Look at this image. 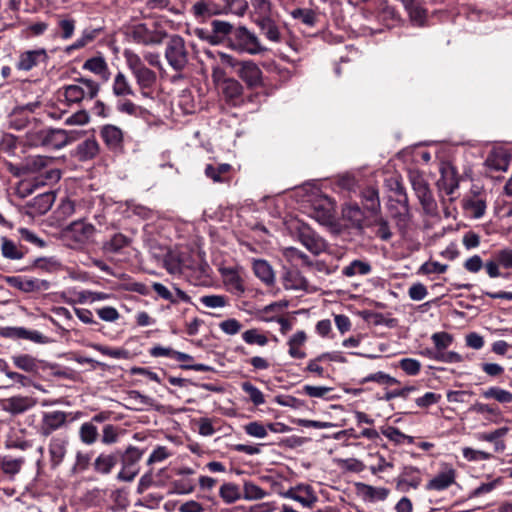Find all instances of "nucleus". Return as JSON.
<instances>
[{
  "mask_svg": "<svg viewBox=\"0 0 512 512\" xmlns=\"http://www.w3.org/2000/svg\"><path fill=\"white\" fill-rule=\"evenodd\" d=\"M71 413L64 411H49L44 412L42 415L41 423L39 425L38 433L42 437H48L53 432L64 427L68 422V417Z\"/></svg>",
  "mask_w": 512,
  "mask_h": 512,
  "instance_id": "10",
  "label": "nucleus"
},
{
  "mask_svg": "<svg viewBox=\"0 0 512 512\" xmlns=\"http://www.w3.org/2000/svg\"><path fill=\"white\" fill-rule=\"evenodd\" d=\"M238 74L240 78L250 87H255L261 84L262 71L258 65L252 60L239 62Z\"/></svg>",
  "mask_w": 512,
  "mask_h": 512,
  "instance_id": "22",
  "label": "nucleus"
},
{
  "mask_svg": "<svg viewBox=\"0 0 512 512\" xmlns=\"http://www.w3.org/2000/svg\"><path fill=\"white\" fill-rule=\"evenodd\" d=\"M22 172H28L29 193L44 186L57 183L61 171L56 167V159L45 155H30L23 160Z\"/></svg>",
  "mask_w": 512,
  "mask_h": 512,
  "instance_id": "1",
  "label": "nucleus"
},
{
  "mask_svg": "<svg viewBox=\"0 0 512 512\" xmlns=\"http://www.w3.org/2000/svg\"><path fill=\"white\" fill-rule=\"evenodd\" d=\"M219 495L226 504H232L242 498L238 485L234 483H224L219 489Z\"/></svg>",
  "mask_w": 512,
  "mask_h": 512,
  "instance_id": "48",
  "label": "nucleus"
},
{
  "mask_svg": "<svg viewBox=\"0 0 512 512\" xmlns=\"http://www.w3.org/2000/svg\"><path fill=\"white\" fill-rule=\"evenodd\" d=\"M254 274L266 285H273L275 274L271 265L263 259H254L252 263Z\"/></svg>",
  "mask_w": 512,
  "mask_h": 512,
  "instance_id": "30",
  "label": "nucleus"
},
{
  "mask_svg": "<svg viewBox=\"0 0 512 512\" xmlns=\"http://www.w3.org/2000/svg\"><path fill=\"white\" fill-rule=\"evenodd\" d=\"M116 110L119 113L127 114L133 117H141L146 112L145 108L142 106L124 98H121L117 101Z\"/></svg>",
  "mask_w": 512,
  "mask_h": 512,
  "instance_id": "46",
  "label": "nucleus"
},
{
  "mask_svg": "<svg viewBox=\"0 0 512 512\" xmlns=\"http://www.w3.org/2000/svg\"><path fill=\"white\" fill-rule=\"evenodd\" d=\"M387 182L390 190L397 196L396 202L400 204V216L405 217L407 215L408 196L403 183L398 177H391Z\"/></svg>",
  "mask_w": 512,
  "mask_h": 512,
  "instance_id": "31",
  "label": "nucleus"
},
{
  "mask_svg": "<svg viewBox=\"0 0 512 512\" xmlns=\"http://www.w3.org/2000/svg\"><path fill=\"white\" fill-rule=\"evenodd\" d=\"M23 464V460L21 458H12L10 456H1V469L3 473L7 475H15L17 474Z\"/></svg>",
  "mask_w": 512,
  "mask_h": 512,
  "instance_id": "56",
  "label": "nucleus"
},
{
  "mask_svg": "<svg viewBox=\"0 0 512 512\" xmlns=\"http://www.w3.org/2000/svg\"><path fill=\"white\" fill-rule=\"evenodd\" d=\"M99 437L98 428L92 422H84L79 428V439L85 445H93Z\"/></svg>",
  "mask_w": 512,
  "mask_h": 512,
  "instance_id": "42",
  "label": "nucleus"
},
{
  "mask_svg": "<svg viewBox=\"0 0 512 512\" xmlns=\"http://www.w3.org/2000/svg\"><path fill=\"white\" fill-rule=\"evenodd\" d=\"M263 34L272 42H279L281 34L277 25L269 19L263 20L260 23Z\"/></svg>",
  "mask_w": 512,
  "mask_h": 512,
  "instance_id": "62",
  "label": "nucleus"
},
{
  "mask_svg": "<svg viewBox=\"0 0 512 512\" xmlns=\"http://www.w3.org/2000/svg\"><path fill=\"white\" fill-rule=\"evenodd\" d=\"M99 152V144L94 137L87 138L76 147V156L81 161L93 159Z\"/></svg>",
  "mask_w": 512,
  "mask_h": 512,
  "instance_id": "34",
  "label": "nucleus"
},
{
  "mask_svg": "<svg viewBox=\"0 0 512 512\" xmlns=\"http://www.w3.org/2000/svg\"><path fill=\"white\" fill-rule=\"evenodd\" d=\"M191 11L196 18H206L220 14L222 11L210 0H199L193 4Z\"/></svg>",
  "mask_w": 512,
  "mask_h": 512,
  "instance_id": "37",
  "label": "nucleus"
},
{
  "mask_svg": "<svg viewBox=\"0 0 512 512\" xmlns=\"http://www.w3.org/2000/svg\"><path fill=\"white\" fill-rule=\"evenodd\" d=\"M335 203L327 196L318 195L311 200L309 215L322 225H330L334 220Z\"/></svg>",
  "mask_w": 512,
  "mask_h": 512,
  "instance_id": "8",
  "label": "nucleus"
},
{
  "mask_svg": "<svg viewBox=\"0 0 512 512\" xmlns=\"http://www.w3.org/2000/svg\"><path fill=\"white\" fill-rule=\"evenodd\" d=\"M127 400H129L133 405H135V410L142 411L147 407H154L155 401L149 396H146L140 393L137 390H131L127 394Z\"/></svg>",
  "mask_w": 512,
  "mask_h": 512,
  "instance_id": "45",
  "label": "nucleus"
},
{
  "mask_svg": "<svg viewBox=\"0 0 512 512\" xmlns=\"http://www.w3.org/2000/svg\"><path fill=\"white\" fill-rule=\"evenodd\" d=\"M437 186L441 192L452 196L459 187V181L453 168L442 169L441 177L437 181Z\"/></svg>",
  "mask_w": 512,
  "mask_h": 512,
  "instance_id": "27",
  "label": "nucleus"
},
{
  "mask_svg": "<svg viewBox=\"0 0 512 512\" xmlns=\"http://www.w3.org/2000/svg\"><path fill=\"white\" fill-rule=\"evenodd\" d=\"M412 188L425 213L432 214L435 212L437 205L433 194L429 188L428 182L423 175L418 172H412L409 175Z\"/></svg>",
  "mask_w": 512,
  "mask_h": 512,
  "instance_id": "6",
  "label": "nucleus"
},
{
  "mask_svg": "<svg viewBox=\"0 0 512 512\" xmlns=\"http://www.w3.org/2000/svg\"><path fill=\"white\" fill-rule=\"evenodd\" d=\"M456 480V470L448 464H444L441 470L426 484L428 491H443L449 488Z\"/></svg>",
  "mask_w": 512,
  "mask_h": 512,
  "instance_id": "14",
  "label": "nucleus"
},
{
  "mask_svg": "<svg viewBox=\"0 0 512 512\" xmlns=\"http://www.w3.org/2000/svg\"><path fill=\"white\" fill-rule=\"evenodd\" d=\"M126 64L128 68L131 70L133 77L141 91V95L143 97H149L150 93L148 92L151 89L157 80L156 73L145 66L142 59L135 52L126 49L123 53Z\"/></svg>",
  "mask_w": 512,
  "mask_h": 512,
  "instance_id": "2",
  "label": "nucleus"
},
{
  "mask_svg": "<svg viewBox=\"0 0 512 512\" xmlns=\"http://www.w3.org/2000/svg\"><path fill=\"white\" fill-rule=\"evenodd\" d=\"M120 459V451L113 453H101L94 461V470L100 474H109Z\"/></svg>",
  "mask_w": 512,
  "mask_h": 512,
  "instance_id": "29",
  "label": "nucleus"
},
{
  "mask_svg": "<svg viewBox=\"0 0 512 512\" xmlns=\"http://www.w3.org/2000/svg\"><path fill=\"white\" fill-rule=\"evenodd\" d=\"M267 492L263 490L260 486L256 485L253 482L246 481L243 485V495L242 497L245 500L253 501L260 500L266 497Z\"/></svg>",
  "mask_w": 512,
  "mask_h": 512,
  "instance_id": "54",
  "label": "nucleus"
},
{
  "mask_svg": "<svg viewBox=\"0 0 512 512\" xmlns=\"http://www.w3.org/2000/svg\"><path fill=\"white\" fill-rule=\"evenodd\" d=\"M143 452L137 447L129 446L124 452L120 451L122 468L117 475L121 481H132L139 472L138 462L142 458Z\"/></svg>",
  "mask_w": 512,
  "mask_h": 512,
  "instance_id": "7",
  "label": "nucleus"
},
{
  "mask_svg": "<svg viewBox=\"0 0 512 512\" xmlns=\"http://www.w3.org/2000/svg\"><path fill=\"white\" fill-rule=\"evenodd\" d=\"M95 227L84 220L74 221L65 230L67 239L72 240L76 246L87 244L95 234Z\"/></svg>",
  "mask_w": 512,
  "mask_h": 512,
  "instance_id": "11",
  "label": "nucleus"
},
{
  "mask_svg": "<svg viewBox=\"0 0 512 512\" xmlns=\"http://www.w3.org/2000/svg\"><path fill=\"white\" fill-rule=\"evenodd\" d=\"M99 85L92 79L77 78L75 83L63 87V95L68 104H78L83 100H91L97 96Z\"/></svg>",
  "mask_w": 512,
  "mask_h": 512,
  "instance_id": "4",
  "label": "nucleus"
},
{
  "mask_svg": "<svg viewBox=\"0 0 512 512\" xmlns=\"http://www.w3.org/2000/svg\"><path fill=\"white\" fill-rule=\"evenodd\" d=\"M362 204L364 208L372 214L380 210V199L378 190L373 187L365 188L362 193Z\"/></svg>",
  "mask_w": 512,
  "mask_h": 512,
  "instance_id": "38",
  "label": "nucleus"
},
{
  "mask_svg": "<svg viewBox=\"0 0 512 512\" xmlns=\"http://www.w3.org/2000/svg\"><path fill=\"white\" fill-rule=\"evenodd\" d=\"M293 19L301 22L302 24L313 27L318 21V14L311 8H296L290 12Z\"/></svg>",
  "mask_w": 512,
  "mask_h": 512,
  "instance_id": "41",
  "label": "nucleus"
},
{
  "mask_svg": "<svg viewBox=\"0 0 512 512\" xmlns=\"http://www.w3.org/2000/svg\"><path fill=\"white\" fill-rule=\"evenodd\" d=\"M247 435L255 438H265L268 435L267 428L258 421L249 422L244 426Z\"/></svg>",
  "mask_w": 512,
  "mask_h": 512,
  "instance_id": "64",
  "label": "nucleus"
},
{
  "mask_svg": "<svg viewBox=\"0 0 512 512\" xmlns=\"http://www.w3.org/2000/svg\"><path fill=\"white\" fill-rule=\"evenodd\" d=\"M372 270L369 262L363 260H353L347 266L343 267L342 274L346 277L368 275Z\"/></svg>",
  "mask_w": 512,
  "mask_h": 512,
  "instance_id": "40",
  "label": "nucleus"
},
{
  "mask_svg": "<svg viewBox=\"0 0 512 512\" xmlns=\"http://www.w3.org/2000/svg\"><path fill=\"white\" fill-rule=\"evenodd\" d=\"M100 136L111 151L121 150L123 147V131L116 125L106 124L100 129Z\"/></svg>",
  "mask_w": 512,
  "mask_h": 512,
  "instance_id": "16",
  "label": "nucleus"
},
{
  "mask_svg": "<svg viewBox=\"0 0 512 512\" xmlns=\"http://www.w3.org/2000/svg\"><path fill=\"white\" fill-rule=\"evenodd\" d=\"M241 388L249 396L250 400L254 405L259 406L265 403L263 393L251 382H243L241 384Z\"/></svg>",
  "mask_w": 512,
  "mask_h": 512,
  "instance_id": "60",
  "label": "nucleus"
},
{
  "mask_svg": "<svg viewBox=\"0 0 512 512\" xmlns=\"http://www.w3.org/2000/svg\"><path fill=\"white\" fill-rule=\"evenodd\" d=\"M83 69L99 75L103 79H108V65L102 56L87 59L83 64Z\"/></svg>",
  "mask_w": 512,
  "mask_h": 512,
  "instance_id": "39",
  "label": "nucleus"
},
{
  "mask_svg": "<svg viewBox=\"0 0 512 512\" xmlns=\"http://www.w3.org/2000/svg\"><path fill=\"white\" fill-rule=\"evenodd\" d=\"M300 242L313 254L319 255L326 249V242L308 227L299 229Z\"/></svg>",
  "mask_w": 512,
  "mask_h": 512,
  "instance_id": "21",
  "label": "nucleus"
},
{
  "mask_svg": "<svg viewBox=\"0 0 512 512\" xmlns=\"http://www.w3.org/2000/svg\"><path fill=\"white\" fill-rule=\"evenodd\" d=\"M231 168V165L227 163H221L216 166L207 164L204 173L206 177L210 178L215 183H225L229 181L228 174Z\"/></svg>",
  "mask_w": 512,
  "mask_h": 512,
  "instance_id": "32",
  "label": "nucleus"
},
{
  "mask_svg": "<svg viewBox=\"0 0 512 512\" xmlns=\"http://www.w3.org/2000/svg\"><path fill=\"white\" fill-rule=\"evenodd\" d=\"M381 432L386 438L396 444H402L405 440H407L408 443L413 442V438L411 436L405 435L398 428L393 426L383 428Z\"/></svg>",
  "mask_w": 512,
  "mask_h": 512,
  "instance_id": "59",
  "label": "nucleus"
},
{
  "mask_svg": "<svg viewBox=\"0 0 512 512\" xmlns=\"http://www.w3.org/2000/svg\"><path fill=\"white\" fill-rule=\"evenodd\" d=\"M165 58L175 71H182L188 64L189 54L184 39L173 35L166 44Z\"/></svg>",
  "mask_w": 512,
  "mask_h": 512,
  "instance_id": "5",
  "label": "nucleus"
},
{
  "mask_svg": "<svg viewBox=\"0 0 512 512\" xmlns=\"http://www.w3.org/2000/svg\"><path fill=\"white\" fill-rule=\"evenodd\" d=\"M482 396L486 399H495L502 404L512 402V393L500 387H490L482 392Z\"/></svg>",
  "mask_w": 512,
  "mask_h": 512,
  "instance_id": "50",
  "label": "nucleus"
},
{
  "mask_svg": "<svg viewBox=\"0 0 512 512\" xmlns=\"http://www.w3.org/2000/svg\"><path fill=\"white\" fill-rule=\"evenodd\" d=\"M12 361L17 368L26 372H36L39 368L38 361L28 354L14 355Z\"/></svg>",
  "mask_w": 512,
  "mask_h": 512,
  "instance_id": "49",
  "label": "nucleus"
},
{
  "mask_svg": "<svg viewBox=\"0 0 512 512\" xmlns=\"http://www.w3.org/2000/svg\"><path fill=\"white\" fill-rule=\"evenodd\" d=\"M96 35V30H84L82 35L73 44L65 48V52L67 54H70L74 50L85 47L87 44H89L95 39Z\"/></svg>",
  "mask_w": 512,
  "mask_h": 512,
  "instance_id": "58",
  "label": "nucleus"
},
{
  "mask_svg": "<svg viewBox=\"0 0 512 512\" xmlns=\"http://www.w3.org/2000/svg\"><path fill=\"white\" fill-rule=\"evenodd\" d=\"M408 12L412 21L417 24H422L425 17L426 11L420 5L419 0H400Z\"/></svg>",
  "mask_w": 512,
  "mask_h": 512,
  "instance_id": "43",
  "label": "nucleus"
},
{
  "mask_svg": "<svg viewBox=\"0 0 512 512\" xmlns=\"http://www.w3.org/2000/svg\"><path fill=\"white\" fill-rule=\"evenodd\" d=\"M112 92L118 98H124L126 96L134 95V91L128 78L122 73L118 72L112 83Z\"/></svg>",
  "mask_w": 512,
  "mask_h": 512,
  "instance_id": "36",
  "label": "nucleus"
},
{
  "mask_svg": "<svg viewBox=\"0 0 512 512\" xmlns=\"http://www.w3.org/2000/svg\"><path fill=\"white\" fill-rule=\"evenodd\" d=\"M388 209L392 218L395 219L397 226L400 229H405L411 219L409 203L407 202V215L405 217L400 216V204L396 202V199L391 198L389 200Z\"/></svg>",
  "mask_w": 512,
  "mask_h": 512,
  "instance_id": "44",
  "label": "nucleus"
},
{
  "mask_svg": "<svg viewBox=\"0 0 512 512\" xmlns=\"http://www.w3.org/2000/svg\"><path fill=\"white\" fill-rule=\"evenodd\" d=\"M510 155L503 148H493L486 160L485 165L495 171H506L510 163Z\"/></svg>",
  "mask_w": 512,
  "mask_h": 512,
  "instance_id": "24",
  "label": "nucleus"
},
{
  "mask_svg": "<svg viewBox=\"0 0 512 512\" xmlns=\"http://www.w3.org/2000/svg\"><path fill=\"white\" fill-rule=\"evenodd\" d=\"M13 285L23 292L45 291L50 288L47 280L36 278H13Z\"/></svg>",
  "mask_w": 512,
  "mask_h": 512,
  "instance_id": "28",
  "label": "nucleus"
},
{
  "mask_svg": "<svg viewBox=\"0 0 512 512\" xmlns=\"http://www.w3.org/2000/svg\"><path fill=\"white\" fill-rule=\"evenodd\" d=\"M214 42H222L226 40L230 42L231 35L235 32V28L231 23L221 20H213L211 22Z\"/></svg>",
  "mask_w": 512,
  "mask_h": 512,
  "instance_id": "33",
  "label": "nucleus"
},
{
  "mask_svg": "<svg viewBox=\"0 0 512 512\" xmlns=\"http://www.w3.org/2000/svg\"><path fill=\"white\" fill-rule=\"evenodd\" d=\"M91 347L103 355L109 356L114 359H127L129 352L123 348H110L101 344H91Z\"/></svg>",
  "mask_w": 512,
  "mask_h": 512,
  "instance_id": "57",
  "label": "nucleus"
},
{
  "mask_svg": "<svg viewBox=\"0 0 512 512\" xmlns=\"http://www.w3.org/2000/svg\"><path fill=\"white\" fill-rule=\"evenodd\" d=\"M421 482L422 478L419 469L413 466H406L397 479V488L402 491H407L406 486L417 489Z\"/></svg>",
  "mask_w": 512,
  "mask_h": 512,
  "instance_id": "25",
  "label": "nucleus"
},
{
  "mask_svg": "<svg viewBox=\"0 0 512 512\" xmlns=\"http://www.w3.org/2000/svg\"><path fill=\"white\" fill-rule=\"evenodd\" d=\"M242 338L247 344L250 345L256 344L259 346H265L268 343V338L264 334L260 333L257 329L246 330L242 334Z\"/></svg>",
  "mask_w": 512,
  "mask_h": 512,
  "instance_id": "63",
  "label": "nucleus"
},
{
  "mask_svg": "<svg viewBox=\"0 0 512 512\" xmlns=\"http://www.w3.org/2000/svg\"><path fill=\"white\" fill-rule=\"evenodd\" d=\"M35 400L28 396H13L5 400L4 410L11 414H21L35 405Z\"/></svg>",
  "mask_w": 512,
  "mask_h": 512,
  "instance_id": "26",
  "label": "nucleus"
},
{
  "mask_svg": "<svg viewBox=\"0 0 512 512\" xmlns=\"http://www.w3.org/2000/svg\"><path fill=\"white\" fill-rule=\"evenodd\" d=\"M283 286L287 290H307L308 281L297 270H288L283 275Z\"/></svg>",
  "mask_w": 512,
  "mask_h": 512,
  "instance_id": "35",
  "label": "nucleus"
},
{
  "mask_svg": "<svg viewBox=\"0 0 512 512\" xmlns=\"http://www.w3.org/2000/svg\"><path fill=\"white\" fill-rule=\"evenodd\" d=\"M223 275L225 276V284L231 291L239 294L244 292V285L237 271L228 268L224 270Z\"/></svg>",
  "mask_w": 512,
  "mask_h": 512,
  "instance_id": "52",
  "label": "nucleus"
},
{
  "mask_svg": "<svg viewBox=\"0 0 512 512\" xmlns=\"http://www.w3.org/2000/svg\"><path fill=\"white\" fill-rule=\"evenodd\" d=\"M68 444V437L65 435L51 437L48 444V452L52 468L58 467L63 462L67 454Z\"/></svg>",
  "mask_w": 512,
  "mask_h": 512,
  "instance_id": "15",
  "label": "nucleus"
},
{
  "mask_svg": "<svg viewBox=\"0 0 512 512\" xmlns=\"http://www.w3.org/2000/svg\"><path fill=\"white\" fill-rule=\"evenodd\" d=\"M219 86L225 101L231 105H238L241 102L243 86L234 78H224Z\"/></svg>",
  "mask_w": 512,
  "mask_h": 512,
  "instance_id": "17",
  "label": "nucleus"
},
{
  "mask_svg": "<svg viewBox=\"0 0 512 512\" xmlns=\"http://www.w3.org/2000/svg\"><path fill=\"white\" fill-rule=\"evenodd\" d=\"M132 37L139 44L158 45L167 37V33L156 25L149 27L147 24H138L133 28Z\"/></svg>",
  "mask_w": 512,
  "mask_h": 512,
  "instance_id": "9",
  "label": "nucleus"
},
{
  "mask_svg": "<svg viewBox=\"0 0 512 512\" xmlns=\"http://www.w3.org/2000/svg\"><path fill=\"white\" fill-rule=\"evenodd\" d=\"M48 60L49 56L44 48L26 50L19 54L16 68L19 71L28 72L41 64H46Z\"/></svg>",
  "mask_w": 512,
  "mask_h": 512,
  "instance_id": "12",
  "label": "nucleus"
},
{
  "mask_svg": "<svg viewBox=\"0 0 512 512\" xmlns=\"http://www.w3.org/2000/svg\"><path fill=\"white\" fill-rule=\"evenodd\" d=\"M47 127L39 120L32 121L24 135V145L28 147H45Z\"/></svg>",
  "mask_w": 512,
  "mask_h": 512,
  "instance_id": "20",
  "label": "nucleus"
},
{
  "mask_svg": "<svg viewBox=\"0 0 512 512\" xmlns=\"http://www.w3.org/2000/svg\"><path fill=\"white\" fill-rule=\"evenodd\" d=\"M1 251L5 258L11 260H19L23 257V253L17 248L16 244L6 237L1 238Z\"/></svg>",
  "mask_w": 512,
  "mask_h": 512,
  "instance_id": "55",
  "label": "nucleus"
},
{
  "mask_svg": "<svg viewBox=\"0 0 512 512\" xmlns=\"http://www.w3.org/2000/svg\"><path fill=\"white\" fill-rule=\"evenodd\" d=\"M343 217L349 220L355 226H361L364 220V214L356 203L347 204L343 210Z\"/></svg>",
  "mask_w": 512,
  "mask_h": 512,
  "instance_id": "51",
  "label": "nucleus"
},
{
  "mask_svg": "<svg viewBox=\"0 0 512 512\" xmlns=\"http://www.w3.org/2000/svg\"><path fill=\"white\" fill-rule=\"evenodd\" d=\"M37 105L34 103L25 106L16 107L9 115V127L15 130H28L32 121L37 118L28 114L32 112Z\"/></svg>",
  "mask_w": 512,
  "mask_h": 512,
  "instance_id": "13",
  "label": "nucleus"
},
{
  "mask_svg": "<svg viewBox=\"0 0 512 512\" xmlns=\"http://www.w3.org/2000/svg\"><path fill=\"white\" fill-rule=\"evenodd\" d=\"M359 490L363 493V495L370 500H385L389 494L388 489L383 487H374L368 484L360 483L358 484Z\"/></svg>",
  "mask_w": 512,
  "mask_h": 512,
  "instance_id": "53",
  "label": "nucleus"
},
{
  "mask_svg": "<svg viewBox=\"0 0 512 512\" xmlns=\"http://www.w3.org/2000/svg\"><path fill=\"white\" fill-rule=\"evenodd\" d=\"M131 243L132 239L130 237L117 232L102 242L101 251L106 256L120 254L123 249L129 247Z\"/></svg>",
  "mask_w": 512,
  "mask_h": 512,
  "instance_id": "18",
  "label": "nucleus"
},
{
  "mask_svg": "<svg viewBox=\"0 0 512 512\" xmlns=\"http://www.w3.org/2000/svg\"><path fill=\"white\" fill-rule=\"evenodd\" d=\"M224 6L222 9V13H232L235 15H243L246 11L248 5L245 0H223Z\"/></svg>",
  "mask_w": 512,
  "mask_h": 512,
  "instance_id": "61",
  "label": "nucleus"
},
{
  "mask_svg": "<svg viewBox=\"0 0 512 512\" xmlns=\"http://www.w3.org/2000/svg\"><path fill=\"white\" fill-rule=\"evenodd\" d=\"M284 496L299 502L303 507L311 508L318 498L309 485H298L290 488Z\"/></svg>",
  "mask_w": 512,
  "mask_h": 512,
  "instance_id": "19",
  "label": "nucleus"
},
{
  "mask_svg": "<svg viewBox=\"0 0 512 512\" xmlns=\"http://www.w3.org/2000/svg\"><path fill=\"white\" fill-rule=\"evenodd\" d=\"M74 140L75 137L73 136V132L47 127L45 147L61 149Z\"/></svg>",
  "mask_w": 512,
  "mask_h": 512,
  "instance_id": "23",
  "label": "nucleus"
},
{
  "mask_svg": "<svg viewBox=\"0 0 512 512\" xmlns=\"http://www.w3.org/2000/svg\"><path fill=\"white\" fill-rule=\"evenodd\" d=\"M63 297L65 302L69 305L91 304V290L77 291L71 289L68 290Z\"/></svg>",
  "mask_w": 512,
  "mask_h": 512,
  "instance_id": "47",
  "label": "nucleus"
},
{
  "mask_svg": "<svg viewBox=\"0 0 512 512\" xmlns=\"http://www.w3.org/2000/svg\"><path fill=\"white\" fill-rule=\"evenodd\" d=\"M228 46L239 53L257 55L266 51L257 35L245 26H237L231 35Z\"/></svg>",
  "mask_w": 512,
  "mask_h": 512,
  "instance_id": "3",
  "label": "nucleus"
}]
</instances>
